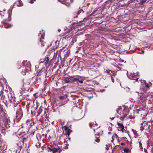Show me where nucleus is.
I'll list each match as a JSON object with an SVG mask.
<instances>
[{"instance_id": "f257e3e1", "label": "nucleus", "mask_w": 153, "mask_h": 153, "mask_svg": "<svg viewBox=\"0 0 153 153\" xmlns=\"http://www.w3.org/2000/svg\"><path fill=\"white\" fill-rule=\"evenodd\" d=\"M37 106V102L34 103L33 101H31L30 103H28L26 106L27 114H31L32 115L35 114Z\"/></svg>"}, {"instance_id": "f03ea898", "label": "nucleus", "mask_w": 153, "mask_h": 153, "mask_svg": "<svg viewBox=\"0 0 153 153\" xmlns=\"http://www.w3.org/2000/svg\"><path fill=\"white\" fill-rule=\"evenodd\" d=\"M37 106V102L34 103L33 101H31L30 103H28L26 106L27 114H31L32 115L35 114Z\"/></svg>"}, {"instance_id": "7ed1b4c3", "label": "nucleus", "mask_w": 153, "mask_h": 153, "mask_svg": "<svg viewBox=\"0 0 153 153\" xmlns=\"http://www.w3.org/2000/svg\"><path fill=\"white\" fill-rule=\"evenodd\" d=\"M22 66L21 67V72L23 75H25L27 71H30L31 65L30 62L27 61H24L22 62Z\"/></svg>"}, {"instance_id": "20e7f679", "label": "nucleus", "mask_w": 153, "mask_h": 153, "mask_svg": "<svg viewBox=\"0 0 153 153\" xmlns=\"http://www.w3.org/2000/svg\"><path fill=\"white\" fill-rule=\"evenodd\" d=\"M11 105L14 106V109L16 111V115H22V111L20 105L18 102L15 100L13 102H10Z\"/></svg>"}, {"instance_id": "39448f33", "label": "nucleus", "mask_w": 153, "mask_h": 153, "mask_svg": "<svg viewBox=\"0 0 153 153\" xmlns=\"http://www.w3.org/2000/svg\"><path fill=\"white\" fill-rule=\"evenodd\" d=\"M3 122L4 124H7L10 122L9 117L8 115H0V122Z\"/></svg>"}, {"instance_id": "423d86ee", "label": "nucleus", "mask_w": 153, "mask_h": 153, "mask_svg": "<svg viewBox=\"0 0 153 153\" xmlns=\"http://www.w3.org/2000/svg\"><path fill=\"white\" fill-rule=\"evenodd\" d=\"M49 152H52L53 153H56L58 152V153H60L62 151V150L59 148V147L56 146V147L53 146H51V147L48 148Z\"/></svg>"}, {"instance_id": "0eeeda50", "label": "nucleus", "mask_w": 153, "mask_h": 153, "mask_svg": "<svg viewBox=\"0 0 153 153\" xmlns=\"http://www.w3.org/2000/svg\"><path fill=\"white\" fill-rule=\"evenodd\" d=\"M123 108V109L121 107L118 108L117 111V113L120 115H121V114L125 115L128 114V113H126V112H127L128 111V109L127 108H124V107Z\"/></svg>"}, {"instance_id": "6e6552de", "label": "nucleus", "mask_w": 153, "mask_h": 153, "mask_svg": "<svg viewBox=\"0 0 153 153\" xmlns=\"http://www.w3.org/2000/svg\"><path fill=\"white\" fill-rule=\"evenodd\" d=\"M139 73L138 72H136V73H131L129 76L128 77L130 79L133 80H136L137 81V80L139 78Z\"/></svg>"}, {"instance_id": "1a4fd4ad", "label": "nucleus", "mask_w": 153, "mask_h": 153, "mask_svg": "<svg viewBox=\"0 0 153 153\" xmlns=\"http://www.w3.org/2000/svg\"><path fill=\"white\" fill-rule=\"evenodd\" d=\"M37 113L38 115H39L40 114H42V115H48L49 114V113L48 112V110L44 108L43 107H40L39 110L37 111Z\"/></svg>"}, {"instance_id": "9d476101", "label": "nucleus", "mask_w": 153, "mask_h": 153, "mask_svg": "<svg viewBox=\"0 0 153 153\" xmlns=\"http://www.w3.org/2000/svg\"><path fill=\"white\" fill-rule=\"evenodd\" d=\"M45 34L44 33L42 34L40 33L38 36L40 39V42L39 43V44H41L42 47H43L45 46V43L44 42L43 40L44 39V36Z\"/></svg>"}, {"instance_id": "9b49d317", "label": "nucleus", "mask_w": 153, "mask_h": 153, "mask_svg": "<svg viewBox=\"0 0 153 153\" xmlns=\"http://www.w3.org/2000/svg\"><path fill=\"white\" fill-rule=\"evenodd\" d=\"M8 98L9 101L11 102H13L15 100V98L13 93H10L8 94Z\"/></svg>"}, {"instance_id": "f8f14e48", "label": "nucleus", "mask_w": 153, "mask_h": 153, "mask_svg": "<svg viewBox=\"0 0 153 153\" xmlns=\"http://www.w3.org/2000/svg\"><path fill=\"white\" fill-rule=\"evenodd\" d=\"M63 80L66 83H72V76H69L67 77H64L63 78Z\"/></svg>"}, {"instance_id": "ddd939ff", "label": "nucleus", "mask_w": 153, "mask_h": 153, "mask_svg": "<svg viewBox=\"0 0 153 153\" xmlns=\"http://www.w3.org/2000/svg\"><path fill=\"white\" fill-rule=\"evenodd\" d=\"M63 128H64V130L66 132V135H68V137H69L71 132H72V131L70 129H69L67 126H64Z\"/></svg>"}, {"instance_id": "4468645a", "label": "nucleus", "mask_w": 153, "mask_h": 153, "mask_svg": "<svg viewBox=\"0 0 153 153\" xmlns=\"http://www.w3.org/2000/svg\"><path fill=\"white\" fill-rule=\"evenodd\" d=\"M118 121L117 120V124L119 126L118 130L120 131H123L124 128V126L123 125L122 123L118 122Z\"/></svg>"}, {"instance_id": "2eb2a0df", "label": "nucleus", "mask_w": 153, "mask_h": 153, "mask_svg": "<svg viewBox=\"0 0 153 153\" xmlns=\"http://www.w3.org/2000/svg\"><path fill=\"white\" fill-rule=\"evenodd\" d=\"M49 61V59L48 57H45L44 59V61H42L40 62L39 65H40L41 64L43 63L45 65V66L48 64V62Z\"/></svg>"}, {"instance_id": "dca6fc26", "label": "nucleus", "mask_w": 153, "mask_h": 153, "mask_svg": "<svg viewBox=\"0 0 153 153\" xmlns=\"http://www.w3.org/2000/svg\"><path fill=\"white\" fill-rule=\"evenodd\" d=\"M97 132L96 134H95V135L97 136H100V135H102L103 134V131L100 128H97Z\"/></svg>"}, {"instance_id": "f3484780", "label": "nucleus", "mask_w": 153, "mask_h": 153, "mask_svg": "<svg viewBox=\"0 0 153 153\" xmlns=\"http://www.w3.org/2000/svg\"><path fill=\"white\" fill-rule=\"evenodd\" d=\"M6 111L3 109L0 105V114L1 115H6Z\"/></svg>"}, {"instance_id": "a211bd4d", "label": "nucleus", "mask_w": 153, "mask_h": 153, "mask_svg": "<svg viewBox=\"0 0 153 153\" xmlns=\"http://www.w3.org/2000/svg\"><path fill=\"white\" fill-rule=\"evenodd\" d=\"M22 117V115H16V118L14 120L16 122H18L20 121Z\"/></svg>"}, {"instance_id": "6ab92c4d", "label": "nucleus", "mask_w": 153, "mask_h": 153, "mask_svg": "<svg viewBox=\"0 0 153 153\" xmlns=\"http://www.w3.org/2000/svg\"><path fill=\"white\" fill-rule=\"evenodd\" d=\"M58 1L62 3V4H65L66 6H68L69 5V2H68V3L66 2L68 0H65V1L64 0H58Z\"/></svg>"}, {"instance_id": "aec40b11", "label": "nucleus", "mask_w": 153, "mask_h": 153, "mask_svg": "<svg viewBox=\"0 0 153 153\" xmlns=\"http://www.w3.org/2000/svg\"><path fill=\"white\" fill-rule=\"evenodd\" d=\"M3 25L5 28H9L12 27V25L10 24L6 23L5 22L4 23Z\"/></svg>"}, {"instance_id": "412c9836", "label": "nucleus", "mask_w": 153, "mask_h": 153, "mask_svg": "<svg viewBox=\"0 0 153 153\" xmlns=\"http://www.w3.org/2000/svg\"><path fill=\"white\" fill-rule=\"evenodd\" d=\"M8 13L9 15V16L8 17V20L9 21H10L11 20L10 16H11L12 14V10L10 9L8 11Z\"/></svg>"}, {"instance_id": "4be33fe9", "label": "nucleus", "mask_w": 153, "mask_h": 153, "mask_svg": "<svg viewBox=\"0 0 153 153\" xmlns=\"http://www.w3.org/2000/svg\"><path fill=\"white\" fill-rule=\"evenodd\" d=\"M40 116L41 117L39 119V120L40 121H42V120L41 119L42 118L43 120H45V121L46 120V119H47V116L48 115H43V116L40 115Z\"/></svg>"}, {"instance_id": "5701e85b", "label": "nucleus", "mask_w": 153, "mask_h": 153, "mask_svg": "<svg viewBox=\"0 0 153 153\" xmlns=\"http://www.w3.org/2000/svg\"><path fill=\"white\" fill-rule=\"evenodd\" d=\"M126 115H123V116L122 117H120L119 115H118L117 116V118H119V120H118L119 122L120 121V120L121 121H123L124 120V118L126 117Z\"/></svg>"}, {"instance_id": "b1692460", "label": "nucleus", "mask_w": 153, "mask_h": 153, "mask_svg": "<svg viewBox=\"0 0 153 153\" xmlns=\"http://www.w3.org/2000/svg\"><path fill=\"white\" fill-rule=\"evenodd\" d=\"M141 125L140 130L141 131H143L144 129V127L145 126V123H141Z\"/></svg>"}, {"instance_id": "393cba45", "label": "nucleus", "mask_w": 153, "mask_h": 153, "mask_svg": "<svg viewBox=\"0 0 153 153\" xmlns=\"http://www.w3.org/2000/svg\"><path fill=\"white\" fill-rule=\"evenodd\" d=\"M118 138V136L116 134H114V135H113L112 137V140L111 141L112 142H113L114 140L115 139V138L117 139Z\"/></svg>"}, {"instance_id": "a878e982", "label": "nucleus", "mask_w": 153, "mask_h": 153, "mask_svg": "<svg viewBox=\"0 0 153 153\" xmlns=\"http://www.w3.org/2000/svg\"><path fill=\"white\" fill-rule=\"evenodd\" d=\"M64 52L65 53H66V55L68 56L70 54V51L69 49H67L66 50H65Z\"/></svg>"}, {"instance_id": "bb28decb", "label": "nucleus", "mask_w": 153, "mask_h": 153, "mask_svg": "<svg viewBox=\"0 0 153 153\" xmlns=\"http://www.w3.org/2000/svg\"><path fill=\"white\" fill-rule=\"evenodd\" d=\"M59 98L60 100H63L66 98V97L64 96H59Z\"/></svg>"}, {"instance_id": "cd10ccee", "label": "nucleus", "mask_w": 153, "mask_h": 153, "mask_svg": "<svg viewBox=\"0 0 153 153\" xmlns=\"http://www.w3.org/2000/svg\"><path fill=\"white\" fill-rule=\"evenodd\" d=\"M95 141L97 143H99L100 141V137H96Z\"/></svg>"}, {"instance_id": "c85d7f7f", "label": "nucleus", "mask_w": 153, "mask_h": 153, "mask_svg": "<svg viewBox=\"0 0 153 153\" xmlns=\"http://www.w3.org/2000/svg\"><path fill=\"white\" fill-rule=\"evenodd\" d=\"M123 151L125 152L126 153H128L130 152L129 149L126 148L124 149Z\"/></svg>"}, {"instance_id": "c756f323", "label": "nucleus", "mask_w": 153, "mask_h": 153, "mask_svg": "<svg viewBox=\"0 0 153 153\" xmlns=\"http://www.w3.org/2000/svg\"><path fill=\"white\" fill-rule=\"evenodd\" d=\"M72 82H73L78 81L79 79L77 78H74L72 77Z\"/></svg>"}, {"instance_id": "7c9ffc66", "label": "nucleus", "mask_w": 153, "mask_h": 153, "mask_svg": "<svg viewBox=\"0 0 153 153\" xmlns=\"http://www.w3.org/2000/svg\"><path fill=\"white\" fill-rule=\"evenodd\" d=\"M36 146L38 148H40L41 146V143L39 142H38L36 145Z\"/></svg>"}, {"instance_id": "2f4dec72", "label": "nucleus", "mask_w": 153, "mask_h": 153, "mask_svg": "<svg viewBox=\"0 0 153 153\" xmlns=\"http://www.w3.org/2000/svg\"><path fill=\"white\" fill-rule=\"evenodd\" d=\"M146 1V0H141L140 1V3L141 4L143 5L145 3Z\"/></svg>"}, {"instance_id": "473e14b6", "label": "nucleus", "mask_w": 153, "mask_h": 153, "mask_svg": "<svg viewBox=\"0 0 153 153\" xmlns=\"http://www.w3.org/2000/svg\"><path fill=\"white\" fill-rule=\"evenodd\" d=\"M22 140H23V141H24L27 140V136H22Z\"/></svg>"}, {"instance_id": "72a5a7b5", "label": "nucleus", "mask_w": 153, "mask_h": 153, "mask_svg": "<svg viewBox=\"0 0 153 153\" xmlns=\"http://www.w3.org/2000/svg\"><path fill=\"white\" fill-rule=\"evenodd\" d=\"M135 117V115H129V118L130 119H134Z\"/></svg>"}, {"instance_id": "f704fd0d", "label": "nucleus", "mask_w": 153, "mask_h": 153, "mask_svg": "<svg viewBox=\"0 0 153 153\" xmlns=\"http://www.w3.org/2000/svg\"><path fill=\"white\" fill-rule=\"evenodd\" d=\"M89 125L90 126V127L91 128H92V122H90L89 123Z\"/></svg>"}, {"instance_id": "c9c22d12", "label": "nucleus", "mask_w": 153, "mask_h": 153, "mask_svg": "<svg viewBox=\"0 0 153 153\" xmlns=\"http://www.w3.org/2000/svg\"><path fill=\"white\" fill-rule=\"evenodd\" d=\"M105 91V89H101L99 91V92H102Z\"/></svg>"}, {"instance_id": "e433bc0d", "label": "nucleus", "mask_w": 153, "mask_h": 153, "mask_svg": "<svg viewBox=\"0 0 153 153\" xmlns=\"http://www.w3.org/2000/svg\"><path fill=\"white\" fill-rule=\"evenodd\" d=\"M106 148H105V149L107 150H108L109 149V147H108V145L106 144Z\"/></svg>"}, {"instance_id": "4c0bfd02", "label": "nucleus", "mask_w": 153, "mask_h": 153, "mask_svg": "<svg viewBox=\"0 0 153 153\" xmlns=\"http://www.w3.org/2000/svg\"><path fill=\"white\" fill-rule=\"evenodd\" d=\"M63 90H64V87L60 89V91L61 92H61L62 91H63Z\"/></svg>"}, {"instance_id": "58836bf2", "label": "nucleus", "mask_w": 153, "mask_h": 153, "mask_svg": "<svg viewBox=\"0 0 153 153\" xmlns=\"http://www.w3.org/2000/svg\"><path fill=\"white\" fill-rule=\"evenodd\" d=\"M97 11V10H95L94 12H93L92 13V15H96L97 14H95V13Z\"/></svg>"}, {"instance_id": "ea45409f", "label": "nucleus", "mask_w": 153, "mask_h": 153, "mask_svg": "<svg viewBox=\"0 0 153 153\" xmlns=\"http://www.w3.org/2000/svg\"><path fill=\"white\" fill-rule=\"evenodd\" d=\"M111 79L112 81L113 82H114V79L113 78V76L111 75Z\"/></svg>"}, {"instance_id": "a19ab883", "label": "nucleus", "mask_w": 153, "mask_h": 153, "mask_svg": "<svg viewBox=\"0 0 153 153\" xmlns=\"http://www.w3.org/2000/svg\"><path fill=\"white\" fill-rule=\"evenodd\" d=\"M78 82H80L81 84H82L83 83V81L82 80H79Z\"/></svg>"}, {"instance_id": "79ce46f5", "label": "nucleus", "mask_w": 153, "mask_h": 153, "mask_svg": "<svg viewBox=\"0 0 153 153\" xmlns=\"http://www.w3.org/2000/svg\"><path fill=\"white\" fill-rule=\"evenodd\" d=\"M115 147H116V146H115V147H114V148H113V149H112V152L111 153H113L114 152L115 150H114V149L115 148Z\"/></svg>"}, {"instance_id": "37998d69", "label": "nucleus", "mask_w": 153, "mask_h": 153, "mask_svg": "<svg viewBox=\"0 0 153 153\" xmlns=\"http://www.w3.org/2000/svg\"><path fill=\"white\" fill-rule=\"evenodd\" d=\"M139 145H140V146H141V147H142V143H141V142L140 141L139 142Z\"/></svg>"}, {"instance_id": "c03bdc74", "label": "nucleus", "mask_w": 153, "mask_h": 153, "mask_svg": "<svg viewBox=\"0 0 153 153\" xmlns=\"http://www.w3.org/2000/svg\"><path fill=\"white\" fill-rule=\"evenodd\" d=\"M81 118H76V119H75V120H79L81 119Z\"/></svg>"}, {"instance_id": "a18cd8bd", "label": "nucleus", "mask_w": 153, "mask_h": 153, "mask_svg": "<svg viewBox=\"0 0 153 153\" xmlns=\"http://www.w3.org/2000/svg\"><path fill=\"white\" fill-rule=\"evenodd\" d=\"M145 85H146V87H147V88H149V87L148 85L146 83Z\"/></svg>"}, {"instance_id": "49530a36", "label": "nucleus", "mask_w": 153, "mask_h": 153, "mask_svg": "<svg viewBox=\"0 0 153 153\" xmlns=\"http://www.w3.org/2000/svg\"><path fill=\"white\" fill-rule=\"evenodd\" d=\"M30 2L31 3H33V1L32 0H31V1H30Z\"/></svg>"}, {"instance_id": "de8ad7c7", "label": "nucleus", "mask_w": 153, "mask_h": 153, "mask_svg": "<svg viewBox=\"0 0 153 153\" xmlns=\"http://www.w3.org/2000/svg\"><path fill=\"white\" fill-rule=\"evenodd\" d=\"M115 117H113L111 118H110V119H111V120H113L114 118Z\"/></svg>"}, {"instance_id": "09e8293b", "label": "nucleus", "mask_w": 153, "mask_h": 153, "mask_svg": "<svg viewBox=\"0 0 153 153\" xmlns=\"http://www.w3.org/2000/svg\"><path fill=\"white\" fill-rule=\"evenodd\" d=\"M70 139L69 138H67L66 139H65V141H64V143H65V142H66V139Z\"/></svg>"}, {"instance_id": "8fccbe9b", "label": "nucleus", "mask_w": 153, "mask_h": 153, "mask_svg": "<svg viewBox=\"0 0 153 153\" xmlns=\"http://www.w3.org/2000/svg\"><path fill=\"white\" fill-rule=\"evenodd\" d=\"M121 145L122 146L124 145H125V144L124 143H121Z\"/></svg>"}, {"instance_id": "3c124183", "label": "nucleus", "mask_w": 153, "mask_h": 153, "mask_svg": "<svg viewBox=\"0 0 153 153\" xmlns=\"http://www.w3.org/2000/svg\"><path fill=\"white\" fill-rule=\"evenodd\" d=\"M135 93H136L138 95V96H139V93H138V92H135Z\"/></svg>"}, {"instance_id": "603ef678", "label": "nucleus", "mask_w": 153, "mask_h": 153, "mask_svg": "<svg viewBox=\"0 0 153 153\" xmlns=\"http://www.w3.org/2000/svg\"><path fill=\"white\" fill-rule=\"evenodd\" d=\"M30 120L29 119H28V120H27V123L28 122H30Z\"/></svg>"}, {"instance_id": "864d4df0", "label": "nucleus", "mask_w": 153, "mask_h": 153, "mask_svg": "<svg viewBox=\"0 0 153 153\" xmlns=\"http://www.w3.org/2000/svg\"><path fill=\"white\" fill-rule=\"evenodd\" d=\"M144 51H141V52H140V53H144Z\"/></svg>"}, {"instance_id": "5fc2aeb1", "label": "nucleus", "mask_w": 153, "mask_h": 153, "mask_svg": "<svg viewBox=\"0 0 153 153\" xmlns=\"http://www.w3.org/2000/svg\"><path fill=\"white\" fill-rule=\"evenodd\" d=\"M94 124H95V125H96L97 126V124L96 122H95V123Z\"/></svg>"}, {"instance_id": "6e6d98bb", "label": "nucleus", "mask_w": 153, "mask_h": 153, "mask_svg": "<svg viewBox=\"0 0 153 153\" xmlns=\"http://www.w3.org/2000/svg\"><path fill=\"white\" fill-rule=\"evenodd\" d=\"M94 133L95 132V130L94 128Z\"/></svg>"}, {"instance_id": "4d7b16f0", "label": "nucleus", "mask_w": 153, "mask_h": 153, "mask_svg": "<svg viewBox=\"0 0 153 153\" xmlns=\"http://www.w3.org/2000/svg\"><path fill=\"white\" fill-rule=\"evenodd\" d=\"M140 82H141V83H142L143 82H143V81L142 80H140Z\"/></svg>"}, {"instance_id": "13d9d810", "label": "nucleus", "mask_w": 153, "mask_h": 153, "mask_svg": "<svg viewBox=\"0 0 153 153\" xmlns=\"http://www.w3.org/2000/svg\"><path fill=\"white\" fill-rule=\"evenodd\" d=\"M115 75L116 74H115L114 73V74H113L112 76H115Z\"/></svg>"}, {"instance_id": "bf43d9fd", "label": "nucleus", "mask_w": 153, "mask_h": 153, "mask_svg": "<svg viewBox=\"0 0 153 153\" xmlns=\"http://www.w3.org/2000/svg\"><path fill=\"white\" fill-rule=\"evenodd\" d=\"M121 62H123V60H121Z\"/></svg>"}, {"instance_id": "052dcab7", "label": "nucleus", "mask_w": 153, "mask_h": 153, "mask_svg": "<svg viewBox=\"0 0 153 153\" xmlns=\"http://www.w3.org/2000/svg\"><path fill=\"white\" fill-rule=\"evenodd\" d=\"M117 138H117V140H118L119 142V141H119V138H118V137Z\"/></svg>"}, {"instance_id": "680f3d73", "label": "nucleus", "mask_w": 153, "mask_h": 153, "mask_svg": "<svg viewBox=\"0 0 153 153\" xmlns=\"http://www.w3.org/2000/svg\"><path fill=\"white\" fill-rule=\"evenodd\" d=\"M72 2H73V1H71V0H70V2H71V3H72Z\"/></svg>"}, {"instance_id": "e2e57ef3", "label": "nucleus", "mask_w": 153, "mask_h": 153, "mask_svg": "<svg viewBox=\"0 0 153 153\" xmlns=\"http://www.w3.org/2000/svg\"><path fill=\"white\" fill-rule=\"evenodd\" d=\"M17 151L16 150V153H17ZM18 153H20V152H18Z\"/></svg>"}, {"instance_id": "0e129e2a", "label": "nucleus", "mask_w": 153, "mask_h": 153, "mask_svg": "<svg viewBox=\"0 0 153 153\" xmlns=\"http://www.w3.org/2000/svg\"><path fill=\"white\" fill-rule=\"evenodd\" d=\"M147 48V47H144V48Z\"/></svg>"}, {"instance_id": "69168bd1", "label": "nucleus", "mask_w": 153, "mask_h": 153, "mask_svg": "<svg viewBox=\"0 0 153 153\" xmlns=\"http://www.w3.org/2000/svg\"><path fill=\"white\" fill-rule=\"evenodd\" d=\"M43 148V146H42V148Z\"/></svg>"}, {"instance_id": "338daca9", "label": "nucleus", "mask_w": 153, "mask_h": 153, "mask_svg": "<svg viewBox=\"0 0 153 153\" xmlns=\"http://www.w3.org/2000/svg\"><path fill=\"white\" fill-rule=\"evenodd\" d=\"M47 120H48V118L47 119Z\"/></svg>"}, {"instance_id": "774afa93", "label": "nucleus", "mask_w": 153, "mask_h": 153, "mask_svg": "<svg viewBox=\"0 0 153 153\" xmlns=\"http://www.w3.org/2000/svg\"><path fill=\"white\" fill-rule=\"evenodd\" d=\"M107 72L108 73V71H107Z\"/></svg>"}]
</instances>
